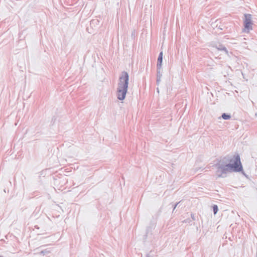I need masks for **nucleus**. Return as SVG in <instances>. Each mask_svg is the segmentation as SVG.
I'll use <instances>...</instances> for the list:
<instances>
[{"label": "nucleus", "mask_w": 257, "mask_h": 257, "mask_svg": "<svg viewBox=\"0 0 257 257\" xmlns=\"http://www.w3.org/2000/svg\"><path fill=\"white\" fill-rule=\"evenodd\" d=\"M242 170L240 157L238 155H236L230 160V164L224 165L223 162L219 161L217 165L216 175L218 177H223L224 175L231 171L240 172Z\"/></svg>", "instance_id": "obj_1"}, {"label": "nucleus", "mask_w": 257, "mask_h": 257, "mask_svg": "<svg viewBox=\"0 0 257 257\" xmlns=\"http://www.w3.org/2000/svg\"><path fill=\"white\" fill-rule=\"evenodd\" d=\"M128 84V75L125 72H123L119 77L116 95L120 100H123L125 97Z\"/></svg>", "instance_id": "obj_2"}, {"label": "nucleus", "mask_w": 257, "mask_h": 257, "mask_svg": "<svg viewBox=\"0 0 257 257\" xmlns=\"http://www.w3.org/2000/svg\"><path fill=\"white\" fill-rule=\"evenodd\" d=\"M245 19L244 20V32L248 33L252 29V23L251 22V16L249 14L244 15Z\"/></svg>", "instance_id": "obj_3"}, {"label": "nucleus", "mask_w": 257, "mask_h": 257, "mask_svg": "<svg viewBox=\"0 0 257 257\" xmlns=\"http://www.w3.org/2000/svg\"><path fill=\"white\" fill-rule=\"evenodd\" d=\"M162 60H163V52H161L160 53L158 59V64H157L158 67H160L161 66Z\"/></svg>", "instance_id": "obj_4"}, {"label": "nucleus", "mask_w": 257, "mask_h": 257, "mask_svg": "<svg viewBox=\"0 0 257 257\" xmlns=\"http://www.w3.org/2000/svg\"><path fill=\"white\" fill-rule=\"evenodd\" d=\"M222 117L224 119H229L230 118V116L229 115H228V114H226V113H223L222 115Z\"/></svg>", "instance_id": "obj_5"}, {"label": "nucleus", "mask_w": 257, "mask_h": 257, "mask_svg": "<svg viewBox=\"0 0 257 257\" xmlns=\"http://www.w3.org/2000/svg\"><path fill=\"white\" fill-rule=\"evenodd\" d=\"M214 213L216 214L218 211V207L216 205H214L213 206Z\"/></svg>", "instance_id": "obj_6"}]
</instances>
